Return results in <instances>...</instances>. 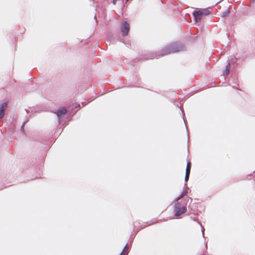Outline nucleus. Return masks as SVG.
Returning <instances> with one entry per match:
<instances>
[{"label":"nucleus","instance_id":"1","mask_svg":"<svg viewBox=\"0 0 255 255\" xmlns=\"http://www.w3.org/2000/svg\"><path fill=\"white\" fill-rule=\"evenodd\" d=\"M187 191H183L181 195L176 198V202L174 205L173 212H174V216L176 218H179L180 216L187 212L186 204L185 203L180 202L178 201L186 195Z\"/></svg>","mask_w":255,"mask_h":255},{"label":"nucleus","instance_id":"2","mask_svg":"<svg viewBox=\"0 0 255 255\" xmlns=\"http://www.w3.org/2000/svg\"><path fill=\"white\" fill-rule=\"evenodd\" d=\"M129 30V24L126 22L124 21L122 23V25L121 26V31L124 35H126L128 34Z\"/></svg>","mask_w":255,"mask_h":255},{"label":"nucleus","instance_id":"3","mask_svg":"<svg viewBox=\"0 0 255 255\" xmlns=\"http://www.w3.org/2000/svg\"><path fill=\"white\" fill-rule=\"evenodd\" d=\"M191 168V163L190 161H189L187 162V166H186V172H185V181H187L189 179Z\"/></svg>","mask_w":255,"mask_h":255},{"label":"nucleus","instance_id":"4","mask_svg":"<svg viewBox=\"0 0 255 255\" xmlns=\"http://www.w3.org/2000/svg\"><path fill=\"white\" fill-rule=\"evenodd\" d=\"M203 15V12L201 10H198L194 12L193 15L194 16L195 21L198 22L201 21L202 16Z\"/></svg>","mask_w":255,"mask_h":255},{"label":"nucleus","instance_id":"5","mask_svg":"<svg viewBox=\"0 0 255 255\" xmlns=\"http://www.w3.org/2000/svg\"><path fill=\"white\" fill-rule=\"evenodd\" d=\"M7 103H4L0 105V118H2L4 116V111L7 108Z\"/></svg>","mask_w":255,"mask_h":255},{"label":"nucleus","instance_id":"6","mask_svg":"<svg viewBox=\"0 0 255 255\" xmlns=\"http://www.w3.org/2000/svg\"><path fill=\"white\" fill-rule=\"evenodd\" d=\"M67 113V110L65 108H60L57 112V116L60 118Z\"/></svg>","mask_w":255,"mask_h":255},{"label":"nucleus","instance_id":"7","mask_svg":"<svg viewBox=\"0 0 255 255\" xmlns=\"http://www.w3.org/2000/svg\"><path fill=\"white\" fill-rule=\"evenodd\" d=\"M128 245H126L125 247H124L123 252L121 253V254H123V255H127L128 253Z\"/></svg>","mask_w":255,"mask_h":255},{"label":"nucleus","instance_id":"8","mask_svg":"<svg viewBox=\"0 0 255 255\" xmlns=\"http://www.w3.org/2000/svg\"><path fill=\"white\" fill-rule=\"evenodd\" d=\"M230 64L229 63L226 66V69L224 71V74L225 75H228L230 72Z\"/></svg>","mask_w":255,"mask_h":255},{"label":"nucleus","instance_id":"9","mask_svg":"<svg viewBox=\"0 0 255 255\" xmlns=\"http://www.w3.org/2000/svg\"><path fill=\"white\" fill-rule=\"evenodd\" d=\"M202 11L203 12V15H207L210 13V11L208 9H204Z\"/></svg>","mask_w":255,"mask_h":255},{"label":"nucleus","instance_id":"10","mask_svg":"<svg viewBox=\"0 0 255 255\" xmlns=\"http://www.w3.org/2000/svg\"><path fill=\"white\" fill-rule=\"evenodd\" d=\"M229 13V11L228 9H226V11L224 12V13L222 15V16H227Z\"/></svg>","mask_w":255,"mask_h":255},{"label":"nucleus","instance_id":"11","mask_svg":"<svg viewBox=\"0 0 255 255\" xmlns=\"http://www.w3.org/2000/svg\"><path fill=\"white\" fill-rule=\"evenodd\" d=\"M120 255H123V254H121Z\"/></svg>","mask_w":255,"mask_h":255}]
</instances>
